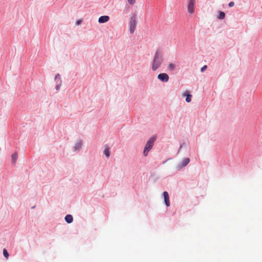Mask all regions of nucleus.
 <instances>
[{
  "instance_id": "f257e3e1",
  "label": "nucleus",
  "mask_w": 262,
  "mask_h": 262,
  "mask_svg": "<svg viewBox=\"0 0 262 262\" xmlns=\"http://www.w3.org/2000/svg\"><path fill=\"white\" fill-rule=\"evenodd\" d=\"M163 62V56L162 51L160 49L156 50L155 55L152 62V70L156 71Z\"/></svg>"
},
{
  "instance_id": "f03ea898",
  "label": "nucleus",
  "mask_w": 262,
  "mask_h": 262,
  "mask_svg": "<svg viewBox=\"0 0 262 262\" xmlns=\"http://www.w3.org/2000/svg\"><path fill=\"white\" fill-rule=\"evenodd\" d=\"M137 24L136 15L135 14L132 16L129 23V32L133 33L135 31Z\"/></svg>"
},
{
  "instance_id": "7ed1b4c3",
  "label": "nucleus",
  "mask_w": 262,
  "mask_h": 262,
  "mask_svg": "<svg viewBox=\"0 0 262 262\" xmlns=\"http://www.w3.org/2000/svg\"><path fill=\"white\" fill-rule=\"evenodd\" d=\"M195 3V0H189V2L187 4V10L190 14H192L194 12Z\"/></svg>"
},
{
  "instance_id": "20e7f679",
  "label": "nucleus",
  "mask_w": 262,
  "mask_h": 262,
  "mask_svg": "<svg viewBox=\"0 0 262 262\" xmlns=\"http://www.w3.org/2000/svg\"><path fill=\"white\" fill-rule=\"evenodd\" d=\"M156 138L155 137H152L150 138L147 142L145 148L146 149L150 150L154 144V142L156 140Z\"/></svg>"
},
{
  "instance_id": "39448f33",
  "label": "nucleus",
  "mask_w": 262,
  "mask_h": 262,
  "mask_svg": "<svg viewBox=\"0 0 262 262\" xmlns=\"http://www.w3.org/2000/svg\"><path fill=\"white\" fill-rule=\"evenodd\" d=\"M158 78L163 82H167L169 80V76L166 73H161L158 75Z\"/></svg>"
},
{
  "instance_id": "423d86ee",
  "label": "nucleus",
  "mask_w": 262,
  "mask_h": 262,
  "mask_svg": "<svg viewBox=\"0 0 262 262\" xmlns=\"http://www.w3.org/2000/svg\"><path fill=\"white\" fill-rule=\"evenodd\" d=\"M163 196L164 198V201L165 203V204L166 206L168 207L170 205V201H169V194L167 191H164L163 192Z\"/></svg>"
},
{
  "instance_id": "0eeeda50",
  "label": "nucleus",
  "mask_w": 262,
  "mask_h": 262,
  "mask_svg": "<svg viewBox=\"0 0 262 262\" xmlns=\"http://www.w3.org/2000/svg\"><path fill=\"white\" fill-rule=\"evenodd\" d=\"M109 16H101L99 17L98 21L99 23H104L107 22L109 20Z\"/></svg>"
},
{
  "instance_id": "6e6552de",
  "label": "nucleus",
  "mask_w": 262,
  "mask_h": 262,
  "mask_svg": "<svg viewBox=\"0 0 262 262\" xmlns=\"http://www.w3.org/2000/svg\"><path fill=\"white\" fill-rule=\"evenodd\" d=\"M190 160L188 158H186L184 159L181 164V165L180 166V168L184 167L186 166L189 162Z\"/></svg>"
},
{
  "instance_id": "1a4fd4ad",
  "label": "nucleus",
  "mask_w": 262,
  "mask_h": 262,
  "mask_svg": "<svg viewBox=\"0 0 262 262\" xmlns=\"http://www.w3.org/2000/svg\"><path fill=\"white\" fill-rule=\"evenodd\" d=\"M65 221L69 224L71 223L73 221V216L70 214L67 215L65 217Z\"/></svg>"
},
{
  "instance_id": "9d476101",
  "label": "nucleus",
  "mask_w": 262,
  "mask_h": 262,
  "mask_svg": "<svg viewBox=\"0 0 262 262\" xmlns=\"http://www.w3.org/2000/svg\"><path fill=\"white\" fill-rule=\"evenodd\" d=\"M104 154L105 156L108 158L110 157V149L107 146H105L104 149Z\"/></svg>"
},
{
  "instance_id": "9b49d317",
  "label": "nucleus",
  "mask_w": 262,
  "mask_h": 262,
  "mask_svg": "<svg viewBox=\"0 0 262 262\" xmlns=\"http://www.w3.org/2000/svg\"><path fill=\"white\" fill-rule=\"evenodd\" d=\"M176 65L173 63H169L168 66V69L170 71H172L175 69Z\"/></svg>"
},
{
  "instance_id": "f8f14e48",
  "label": "nucleus",
  "mask_w": 262,
  "mask_h": 262,
  "mask_svg": "<svg viewBox=\"0 0 262 262\" xmlns=\"http://www.w3.org/2000/svg\"><path fill=\"white\" fill-rule=\"evenodd\" d=\"M225 14L224 12H222V11H220V14H219V16L218 17L219 19H223L225 18Z\"/></svg>"
},
{
  "instance_id": "ddd939ff",
  "label": "nucleus",
  "mask_w": 262,
  "mask_h": 262,
  "mask_svg": "<svg viewBox=\"0 0 262 262\" xmlns=\"http://www.w3.org/2000/svg\"><path fill=\"white\" fill-rule=\"evenodd\" d=\"M12 159L13 161V162L15 163V162L17 159V154L16 153L13 154L12 156Z\"/></svg>"
},
{
  "instance_id": "4468645a",
  "label": "nucleus",
  "mask_w": 262,
  "mask_h": 262,
  "mask_svg": "<svg viewBox=\"0 0 262 262\" xmlns=\"http://www.w3.org/2000/svg\"><path fill=\"white\" fill-rule=\"evenodd\" d=\"M3 254H4V256L8 258V257H9V253L8 252H7V250L6 249H3Z\"/></svg>"
},
{
  "instance_id": "2eb2a0df",
  "label": "nucleus",
  "mask_w": 262,
  "mask_h": 262,
  "mask_svg": "<svg viewBox=\"0 0 262 262\" xmlns=\"http://www.w3.org/2000/svg\"><path fill=\"white\" fill-rule=\"evenodd\" d=\"M191 95H190V94H187V97H186V101L187 102H190L191 100Z\"/></svg>"
},
{
  "instance_id": "dca6fc26",
  "label": "nucleus",
  "mask_w": 262,
  "mask_h": 262,
  "mask_svg": "<svg viewBox=\"0 0 262 262\" xmlns=\"http://www.w3.org/2000/svg\"><path fill=\"white\" fill-rule=\"evenodd\" d=\"M81 145H82L81 142H78L77 144H76L75 147L76 149H79L81 147Z\"/></svg>"
},
{
  "instance_id": "f3484780",
  "label": "nucleus",
  "mask_w": 262,
  "mask_h": 262,
  "mask_svg": "<svg viewBox=\"0 0 262 262\" xmlns=\"http://www.w3.org/2000/svg\"><path fill=\"white\" fill-rule=\"evenodd\" d=\"M127 2L130 5H133L136 3V0H127Z\"/></svg>"
},
{
  "instance_id": "a211bd4d",
  "label": "nucleus",
  "mask_w": 262,
  "mask_h": 262,
  "mask_svg": "<svg viewBox=\"0 0 262 262\" xmlns=\"http://www.w3.org/2000/svg\"><path fill=\"white\" fill-rule=\"evenodd\" d=\"M149 151V150L146 149L145 148H144V150L143 151V154L145 156H146L148 154V152Z\"/></svg>"
},
{
  "instance_id": "6ab92c4d",
  "label": "nucleus",
  "mask_w": 262,
  "mask_h": 262,
  "mask_svg": "<svg viewBox=\"0 0 262 262\" xmlns=\"http://www.w3.org/2000/svg\"><path fill=\"white\" fill-rule=\"evenodd\" d=\"M61 84V81L60 80L59 83L58 84H57V85L56 86V90H59Z\"/></svg>"
},
{
  "instance_id": "aec40b11",
  "label": "nucleus",
  "mask_w": 262,
  "mask_h": 262,
  "mask_svg": "<svg viewBox=\"0 0 262 262\" xmlns=\"http://www.w3.org/2000/svg\"><path fill=\"white\" fill-rule=\"evenodd\" d=\"M234 3L233 2H231L229 4V6L230 7H233L234 6Z\"/></svg>"
},
{
  "instance_id": "412c9836",
  "label": "nucleus",
  "mask_w": 262,
  "mask_h": 262,
  "mask_svg": "<svg viewBox=\"0 0 262 262\" xmlns=\"http://www.w3.org/2000/svg\"><path fill=\"white\" fill-rule=\"evenodd\" d=\"M207 68V66H203L201 69V72H203Z\"/></svg>"
},
{
  "instance_id": "4be33fe9",
  "label": "nucleus",
  "mask_w": 262,
  "mask_h": 262,
  "mask_svg": "<svg viewBox=\"0 0 262 262\" xmlns=\"http://www.w3.org/2000/svg\"><path fill=\"white\" fill-rule=\"evenodd\" d=\"M59 75L57 74L55 76V79L56 80L57 78H58V77H59Z\"/></svg>"
},
{
  "instance_id": "5701e85b",
  "label": "nucleus",
  "mask_w": 262,
  "mask_h": 262,
  "mask_svg": "<svg viewBox=\"0 0 262 262\" xmlns=\"http://www.w3.org/2000/svg\"><path fill=\"white\" fill-rule=\"evenodd\" d=\"M80 23H81V20H79L77 21V22H76V24L77 25H79V24H80Z\"/></svg>"
}]
</instances>
